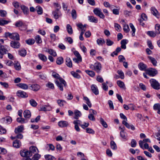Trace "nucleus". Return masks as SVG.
<instances>
[{
  "instance_id": "f257e3e1",
  "label": "nucleus",
  "mask_w": 160,
  "mask_h": 160,
  "mask_svg": "<svg viewBox=\"0 0 160 160\" xmlns=\"http://www.w3.org/2000/svg\"><path fill=\"white\" fill-rule=\"evenodd\" d=\"M55 82L59 90L62 91H63V85L64 87L67 86L66 82L62 78H60V80L59 81L56 80Z\"/></svg>"
},
{
  "instance_id": "f03ea898",
  "label": "nucleus",
  "mask_w": 160,
  "mask_h": 160,
  "mask_svg": "<svg viewBox=\"0 0 160 160\" xmlns=\"http://www.w3.org/2000/svg\"><path fill=\"white\" fill-rule=\"evenodd\" d=\"M6 37H9L10 39L18 41L20 40L19 35L16 32L10 33L9 32H6L5 33Z\"/></svg>"
},
{
  "instance_id": "7ed1b4c3",
  "label": "nucleus",
  "mask_w": 160,
  "mask_h": 160,
  "mask_svg": "<svg viewBox=\"0 0 160 160\" xmlns=\"http://www.w3.org/2000/svg\"><path fill=\"white\" fill-rule=\"evenodd\" d=\"M90 68L94 70L97 73H99L102 68V66L99 62H97L94 65H90Z\"/></svg>"
},
{
  "instance_id": "20e7f679",
  "label": "nucleus",
  "mask_w": 160,
  "mask_h": 160,
  "mask_svg": "<svg viewBox=\"0 0 160 160\" xmlns=\"http://www.w3.org/2000/svg\"><path fill=\"white\" fill-rule=\"evenodd\" d=\"M151 86L154 89L158 90L160 89V84L156 79H151L150 80Z\"/></svg>"
},
{
  "instance_id": "39448f33",
  "label": "nucleus",
  "mask_w": 160,
  "mask_h": 160,
  "mask_svg": "<svg viewBox=\"0 0 160 160\" xmlns=\"http://www.w3.org/2000/svg\"><path fill=\"white\" fill-rule=\"evenodd\" d=\"M147 72L150 76H154L158 73V71L155 68H151L147 70Z\"/></svg>"
},
{
  "instance_id": "423d86ee",
  "label": "nucleus",
  "mask_w": 160,
  "mask_h": 160,
  "mask_svg": "<svg viewBox=\"0 0 160 160\" xmlns=\"http://www.w3.org/2000/svg\"><path fill=\"white\" fill-rule=\"evenodd\" d=\"M52 14L53 15L54 18L57 19L59 17L61 16L62 14L61 12L58 9H56L55 11L52 12Z\"/></svg>"
},
{
  "instance_id": "0eeeda50",
  "label": "nucleus",
  "mask_w": 160,
  "mask_h": 160,
  "mask_svg": "<svg viewBox=\"0 0 160 160\" xmlns=\"http://www.w3.org/2000/svg\"><path fill=\"white\" fill-rule=\"evenodd\" d=\"M10 45L11 47L15 49H18L20 46L19 42L14 41H11L10 42Z\"/></svg>"
},
{
  "instance_id": "6e6552de",
  "label": "nucleus",
  "mask_w": 160,
  "mask_h": 160,
  "mask_svg": "<svg viewBox=\"0 0 160 160\" xmlns=\"http://www.w3.org/2000/svg\"><path fill=\"white\" fill-rule=\"evenodd\" d=\"M52 109L51 106L49 105L42 106L40 107V111H50Z\"/></svg>"
},
{
  "instance_id": "1a4fd4ad",
  "label": "nucleus",
  "mask_w": 160,
  "mask_h": 160,
  "mask_svg": "<svg viewBox=\"0 0 160 160\" xmlns=\"http://www.w3.org/2000/svg\"><path fill=\"white\" fill-rule=\"evenodd\" d=\"M37 150L38 152V150L36 147L33 146L30 147L29 148V151H28L29 156H32V153H34L36 152Z\"/></svg>"
},
{
  "instance_id": "9d476101",
  "label": "nucleus",
  "mask_w": 160,
  "mask_h": 160,
  "mask_svg": "<svg viewBox=\"0 0 160 160\" xmlns=\"http://www.w3.org/2000/svg\"><path fill=\"white\" fill-rule=\"evenodd\" d=\"M17 95L18 97L22 98H26L28 97V95L26 92L21 90L17 92Z\"/></svg>"
},
{
  "instance_id": "9b49d317",
  "label": "nucleus",
  "mask_w": 160,
  "mask_h": 160,
  "mask_svg": "<svg viewBox=\"0 0 160 160\" xmlns=\"http://www.w3.org/2000/svg\"><path fill=\"white\" fill-rule=\"evenodd\" d=\"M58 125L61 128L67 127L68 125V122L65 121H61L58 122Z\"/></svg>"
},
{
  "instance_id": "f8f14e48",
  "label": "nucleus",
  "mask_w": 160,
  "mask_h": 160,
  "mask_svg": "<svg viewBox=\"0 0 160 160\" xmlns=\"http://www.w3.org/2000/svg\"><path fill=\"white\" fill-rule=\"evenodd\" d=\"M4 40L3 39H0V50H7L9 49V47L6 45H3Z\"/></svg>"
},
{
  "instance_id": "ddd939ff",
  "label": "nucleus",
  "mask_w": 160,
  "mask_h": 160,
  "mask_svg": "<svg viewBox=\"0 0 160 160\" xmlns=\"http://www.w3.org/2000/svg\"><path fill=\"white\" fill-rule=\"evenodd\" d=\"M138 68L141 71H146L147 66L143 62H140L138 64Z\"/></svg>"
},
{
  "instance_id": "4468645a",
  "label": "nucleus",
  "mask_w": 160,
  "mask_h": 160,
  "mask_svg": "<svg viewBox=\"0 0 160 160\" xmlns=\"http://www.w3.org/2000/svg\"><path fill=\"white\" fill-rule=\"evenodd\" d=\"M91 88L92 92L96 95H98L99 94V91L97 86L94 84L91 85Z\"/></svg>"
},
{
  "instance_id": "2eb2a0df",
  "label": "nucleus",
  "mask_w": 160,
  "mask_h": 160,
  "mask_svg": "<svg viewBox=\"0 0 160 160\" xmlns=\"http://www.w3.org/2000/svg\"><path fill=\"white\" fill-rule=\"evenodd\" d=\"M30 88L33 91H37L40 89V86L38 84H33L30 86Z\"/></svg>"
},
{
  "instance_id": "dca6fc26",
  "label": "nucleus",
  "mask_w": 160,
  "mask_h": 160,
  "mask_svg": "<svg viewBox=\"0 0 160 160\" xmlns=\"http://www.w3.org/2000/svg\"><path fill=\"white\" fill-rule=\"evenodd\" d=\"M147 142H151V141L149 138L144 139L142 141L141 140L139 142V144L141 148L143 149V144Z\"/></svg>"
},
{
  "instance_id": "f3484780",
  "label": "nucleus",
  "mask_w": 160,
  "mask_h": 160,
  "mask_svg": "<svg viewBox=\"0 0 160 160\" xmlns=\"http://www.w3.org/2000/svg\"><path fill=\"white\" fill-rule=\"evenodd\" d=\"M21 8L24 14H28L29 13V9L27 7L22 5H21Z\"/></svg>"
},
{
  "instance_id": "a211bd4d",
  "label": "nucleus",
  "mask_w": 160,
  "mask_h": 160,
  "mask_svg": "<svg viewBox=\"0 0 160 160\" xmlns=\"http://www.w3.org/2000/svg\"><path fill=\"white\" fill-rule=\"evenodd\" d=\"M122 123L124 124L127 128L128 129L131 128V129L134 130L135 129L133 125H130L127 122L123 120L122 121Z\"/></svg>"
},
{
  "instance_id": "6ab92c4d",
  "label": "nucleus",
  "mask_w": 160,
  "mask_h": 160,
  "mask_svg": "<svg viewBox=\"0 0 160 160\" xmlns=\"http://www.w3.org/2000/svg\"><path fill=\"white\" fill-rule=\"evenodd\" d=\"M23 130V126L22 125L18 126L16 128L14 132L15 133H18L21 132Z\"/></svg>"
},
{
  "instance_id": "aec40b11",
  "label": "nucleus",
  "mask_w": 160,
  "mask_h": 160,
  "mask_svg": "<svg viewBox=\"0 0 160 160\" xmlns=\"http://www.w3.org/2000/svg\"><path fill=\"white\" fill-rule=\"evenodd\" d=\"M2 120L5 123L8 124H10L12 121V118L10 116H7L3 118Z\"/></svg>"
},
{
  "instance_id": "412c9836",
  "label": "nucleus",
  "mask_w": 160,
  "mask_h": 160,
  "mask_svg": "<svg viewBox=\"0 0 160 160\" xmlns=\"http://www.w3.org/2000/svg\"><path fill=\"white\" fill-rule=\"evenodd\" d=\"M152 13L155 17L158 18V16L159 15V13L157 10L154 7H152L151 9Z\"/></svg>"
},
{
  "instance_id": "4be33fe9",
  "label": "nucleus",
  "mask_w": 160,
  "mask_h": 160,
  "mask_svg": "<svg viewBox=\"0 0 160 160\" xmlns=\"http://www.w3.org/2000/svg\"><path fill=\"white\" fill-rule=\"evenodd\" d=\"M128 42V40L126 39H123L121 41V48L122 49H126V45L127 43Z\"/></svg>"
},
{
  "instance_id": "5701e85b",
  "label": "nucleus",
  "mask_w": 160,
  "mask_h": 160,
  "mask_svg": "<svg viewBox=\"0 0 160 160\" xmlns=\"http://www.w3.org/2000/svg\"><path fill=\"white\" fill-rule=\"evenodd\" d=\"M24 117L25 118H29L31 117V113L29 110H26L23 112Z\"/></svg>"
},
{
  "instance_id": "b1692460",
  "label": "nucleus",
  "mask_w": 160,
  "mask_h": 160,
  "mask_svg": "<svg viewBox=\"0 0 160 160\" xmlns=\"http://www.w3.org/2000/svg\"><path fill=\"white\" fill-rule=\"evenodd\" d=\"M66 64L68 67L71 68L72 67V63L70 58L68 57H67L66 59Z\"/></svg>"
},
{
  "instance_id": "393cba45",
  "label": "nucleus",
  "mask_w": 160,
  "mask_h": 160,
  "mask_svg": "<svg viewBox=\"0 0 160 160\" xmlns=\"http://www.w3.org/2000/svg\"><path fill=\"white\" fill-rule=\"evenodd\" d=\"M74 114L75 115L74 118L77 120L78 119L79 117H80L82 115V114L80 112L77 110H75L74 112Z\"/></svg>"
},
{
  "instance_id": "a878e982",
  "label": "nucleus",
  "mask_w": 160,
  "mask_h": 160,
  "mask_svg": "<svg viewBox=\"0 0 160 160\" xmlns=\"http://www.w3.org/2000/svg\"><path fill=\"white\" fill-rule=\"evenodd\" d=\"M21 142L19 140H16L14 141L13 143V146L17 148H19L21 146Z\"/></svg>"
},
{
  "instance_id": "bb28decb",
  "label": "nucleus",
  "mask_w": 160,
  "mask_h": 160,
  "mask_svg": "<svg viewBox=\"0 0 160 160\" xmlns=\"http://www.w3.org/2000/svg\"><path fill=\"white\" fill-rule=\"evenodd\" d=\"M28 154V151L25 150L22 151H21L20 152V154L23 157H25L26 156H29Z\"/></svg>"
},
{
  "instance_id": "cd10ccee",
  "label": "nucleus",
  "mask_w": 160,
  "mask_h": 160,
  "mask_svg": "<svg viewBox=\"0 0 160 160\" xmlns=\"http://www.w3.org/2000/svg\"><path fill=\"white\" fill-rule=\"evenodd\" d=\"M17 86L24 89H27L28 88V85L25 83H20L18 84Z\"/></svg>"
},
{
  "instance_id": "c85d7f7f",
  "label": "nucleus",
  "mask_w": 160,
  "mask_h": 160,
  "mask_svg": "<svg viewBox=\"0 0 160 160\" xmlns=\"http://www.w3.org/2000/svg\"><path fill=\"white\" fill-rule=\"evenodd\" d=\"M88 20L91 22L97 23L98 22V20L97 18L94 17L93 16H89L88 17Z\"/></svg>"
},
{
  "instance_id": "c756f323",
  "label": "nucleus",
  "mask_w": 160,
  "mask_h": 160,
  "mask_svg": "<svg viewBox=\"0 0 160 160\" xmlns=\"http://www.w3.org/2000/svg\"><path fill=\"white\" fill-rule=\"evenodd\" d=\"M38 14V15H41L43 13V10L42 8L39 6H37L36 7Z\"/></svg>"
},
{
  "instance_id": "7c9ffc66",
  "label": "nucleus",
  "mask_w": 160,
  "mask_h": 160,
  "mask_svg": "<svg viewBox=\"0 0 160 160\" xmlns=\"http://www.w3.org/2000/svg\"><path fill=\"white\" fill-rule=\"evenodd\" d=\"M67 30L68 33L70 34H72L73 33V30L72 27L69 24L67 25Z\"/></svg>"
},
{
  "instance_id": "2f4dec72",
  "label": "nucleus",
  "mask_w": 160,
  "mask_h": 160,
  "mask_svg": "<svg viewBox=\"0 0 160 160\" xmlns=\"http://www.w3.org/2000/svg\"><path fill=\"white\" fill-rule=\"evenodd\" d=\"M57 102L60 107H63L64 104H66L67 102L63 100L59 99L57 100Z\"/></svg>"
},
{
  "instance_id": "473e14b6",
  "label": "nucleus",
  "mask_w": 160,
  "mask_h": 160,
  "mask_svg": "<svg viewBox=\"0 0 160 160\" xmlns=\"http://www.w3.org/2000/svg\"><path fill=\"white\" fill-rule=\"evenodd\" d=\"M77 26L81 30V32L80 34L83 35L86 30V28L84 29L82 27V24L79 23L77 25Z\"/></svg>"
},
{
  "instance_id": "72a5a7b5",
  "label": "nucleus",
  "mask_w": 160,
  "mask_h": 160,
  "mask_svg": "<svg viewBox=\"0 0 160 160\" xmlns=\"http://www.w3.org/2000/svg\"><path fill=\"white\" fill-rule=\"evenodd\" d=\"M148 58L150 59L153 65L154 66H157V62L156 59L153 58L151 56H148Z\"/></svg>"
},
{
  "instance_id": "f704fd0d",
  "label": "nucleus",
  "mask_w": 160,
  "mask_h": 160,
  "mask_svg": "<svg viewBox=\"0 0 160 160\" xmlns=\"http://www.w3.org/2000/svg\"><path fill=\"white\" fill-rule=\"evenodd\" d=\"M45 159L47 160H55V158L51 155L48 154L44 156Z\"/></svg>"
},
{
  "instance_id": "c9c22d12",
  "label": "nucleus",
  "mask_w": 160,
  "mask_h": 160,
  "mask_svg": "<svg viewBox=\"0 0 160 160\" xmlns=\"http://www.w3.org/2000/svg\"><path fill=\"white\" fill-rule=\"evenodd\" d=\"M127 133L126 132L123 131H121L120 132V135L121 137L123 139L127 140Z\"/></svg>"
},
{
  "instance_id": "e433bc0d",
  "label": "nucleus",
  "mask_w": 160,
  "mask_h": 160,
  "mask_svg": "<svg viewBox=\"0 0 160 160\" xmlns=\"http://www.w3.org/2000/svg\"><path fill=\"white\" fill-rule=\"evenodd\" d=\"M97 44L99 45H102L105 43V41L104 39L100 38L98 39L97 40Z\"/></svg>"
},
{
  "instance_id": "4c0bfd02",
  "label": "nucleus",
  "mask_w": 160,
  "mask_h": 160,
  "mask_svg": "<svg viewBox=\"0 0 160 160\" xmlns=\"http://www.w3.org/2000/svg\"><path fill=\"white\" fill-rule=\"evenodd\" d=\"M147 34L152 37H155L157 33L156 32H155L153 31H148L147 33Z\"/></svg>"
},
{
  "instance_id": "58836bf2",
  "label": "nucleus",
  "mask_w": 160,
  "mask_h": 160,
  "mask_svg": "<svg viewBox=\"0 0 160 160\" xmlns=\"http://www.w3.org/2000/svg\"><path fill=\"white\" fill-rule=\"evenodd\" d=\"M85 72L91 77H93L95 75V72L92 71L86 70Z\"/></svg>"
},
{
  "instance_id": "ea45409f",
  "label": "nucleus",
  "mask_w": 160,
  "mask_h": 160,
  "mask_svg": "<svg viewBox=\"0 0 160 160\" xmlns=\"http://www.w3.org/2000/svg\"><path fill=\"white\" fill-rule=\"evenodd\" d=\"M38 57L43 62H46L47 60V58L43 54H38Z\"/></svg>"
},
{
  "instance_id": "a19ab883",
  "label": "nucleus",
  "mask_w": 160,
  "mask_h": 160,
  "mask_svg": "<svg viewBox=\"0 0 160 160\" xmlns=\"http://www.w3.org/2000/svg\"><path fill=\"white\" fill-rule=\"evenodd\" d=\"M111 148L114 150H116L117 149V146L115 142L113 141H111L110 142Z\"/></svg>"
},
{
  "instance_id": "79ce46f5",
  "label": "nucleus",
  "mask_w": 160,
  "mask_h": 160,
  "mask_svg": "<svg viewBox=\"0 0 160 160\" xmlns=\"http://www.w3.org/2000/svg\"><path fill=\"white\" fill-rule=\"evenodd\" d=\"M9 22L8 21L6 20L3 19H0V25L3 26L4 25L8 24Z\"/></svg>"
},
{
  "instance_id": "37998d69",
  "label": "nucleus",
  "mask_w": 160,
  "mask_h": 160,
  "mask_svg": "<svg viewBox=\"0 0 160 160\" xmlns=\"http://www.w3.org/2000/svg\"><path fill=\"white\" fill-rule=\"evenodd\" d=\"M83 99L86 101V103L88 104V107L89 108H91L92 107V104L88 98L86 97H84Z\"/></svg>"
},
{
  "instance_id": "c03bdc74",
  "label": "nucleus",
  "mask_w": 160,
  "mask_h": 160,
  "mask_svg": "<svg viewBox=\"0 0 160 160\" xmlns=\"http://www.w3.org/2000/svg\"><path fill=\"white\" fill-rule=\"evenodd\" d=\"M100 121L101 123L104 128H107L108 127V126L107 124L102 118H100Z\"/></svg>"
},
{
  "instance_id": "a18cd8bd",
  "label": "nucleus",
  "mask_w": 160,
  "mask_h": 160,
  "mask_svg": "<svg viewBox=\"0 0 160 160\" xmlns=\"http://www.w3.org/2000/svg\"><path fill=\"white\" fill-rule=\"evenodd\" d=\"M117 84L118 86L121 88H123L125 87L124 82L120 80H118L117 81Z\"/></svg>"
},
{
  "instance_id": "49530a36",
  "label": "nucleus",
  "mask_w": 160,
  "mask_h": 160,
  "mask_svg": "<svg viewBox=\"0 0 160 160\" xmlns=\"http://www.w3.org/2000/svg\"><path fill=\"white\" fill-rule=\"evenodd\" d=\"M56 63L58 65L62 64L63 62V58L62 57L58 58L56 60Z\"/></svg>"
},
{
  "instance_id": "de8ad7c7",
  "label": "nucleus",
  "mask_w": 160,
  "mask_h": 160,
  "mask_svg": "<svg viewBox=\"0 0 160 160\" xmlns=\"http://www.w3.org/2000/svg\"><path fill=\"white\" fill-rule=\"evenodd\" d=\"M155 29L157 34L160 33V25L157 24L155 26Z\"/></svg>"
},
{
  "instance_id": "09e8293b",
  "label": "nucleus",
  "mask_w": 160,
  "mask_h": 160,
  "mask_svg": "<svg viewBox=\"0 0 160 160\" xmlns=\"http://www.w3.org/2000/svg\"><path fill=\"white\" fill-rule=\"evenodd\" d=\"M130 27L131 29L132 30V35L133 36H135V32L136 31V29L134 27V26L133 25L132 23H130L129 24Z\"/></svg>"
},
{
  "instance_id": "8fccbe9b",
  "label": "nucleus",
  "mask_w": 160,
  "mask_h": 160,
  "mask_svg": "<svg viewBox=\"0 0 160 160\" xmlns=\"http://www.w3.org/2000/svg\"><path fill=\"white\" fill-rule=\"evenodd\" d=\"M14 66L16 70L18 71L21 69L20 65L18 62L14 64Z\"/></svg>"
},
{
  "instance_id": "3c124183",
  "label": "nucleus",
  "mask_w": 160,
  "mask_h": 160,
  "mask_svg": "<svg viewBox=\"0 0 160 160\" xmlns=\"http://www.w3.org/2000/svg\"><path fill=\"white\" fill-rule=\"evenodd\" d=\"M71 15L72 17L74 19H75L77 18V13L76 10L75 9H72V10Z\"/></svg>"
},
{
  "instance_id": "603ef678",
  "label": "nucleus",
  "mask_w": 160,
  "mask_h": 160,
  "mask_svg": "<svg viewBox=\"0 0 160 160\" xmlns=\"http://www.w3.org/2000/svg\"><path fill=\"white\" fill-rule=\"evenodd\" d=\"M71 73L72 75L75 78H80V76L77 73L74 71H72L71 72Z\"/></svg>"
},
{
  "instance_id": "864d4df0",
  "label": "nucleus",
  "mask_w": 160,
  "mask_h": 160,
  "mask_svg": "<svg viewBox=\"0 0 160 160\" xmlns=\"http://www.w3.org/2000/svg\"><path fill=\"white\" fill-rule=\"evenodd\" d=\"M26 42L28 45H32L34 43L35 41L34 39H29L25 41Z\"/></svg>"
},
{
  "instance_id": "5fc2aeb1",
  "label": "nucleus",
  "mask_w": 160,
  "mask_h": 160,
  "mask_svg": "<svg viewBox=\"0 0 160 160\" xmlns=\"http://www.w3.org/2000/svg\"><path fill=\"white\" fill-rule=\"evenodd\" d=\"M114 27L116 30L118 32L120 31L121 29V27L119 25L118 23H115Z\"/></svg>"
},
{
  "instance_id": "6e6d98bb",
  "label": "nucleus",
  "mask_w": 160,
  "mask_h": 160,
  "mask_svg": "<svg viewBox=\"0 0 160 160\" xmlns=\"http://www.w3.org/2000/svg\"><path fill=\"white\" fill-rule=\"evenodd\" d=\"M29 102L30 105L34 107L36 106L37 104L36 101L33 99L30 100L29 101Z\"/></svg>"
},
{
  "instance_id": "4d7b16f0",
  "label": "nucleus",
  "mask_w": 160,
  "mask_h": 160,
  "mask_svg": "<svg viewBox=\"0 0 160 160\" xmlns=\"http://www.w3.org/2000/svg\"><path fill=\"white\" fill-rule=\"evenodd\" d=\"M47 87H48L52 89H53L54 88V87L53 84L50 82H48L46 85Z\"/></svg>"
},
{
  "instance_id": "13d9d810",
  "label": "nucleus",
  "mask_w": 160,
  "mask_h": 160,
  "mask_svg": "<svg viewBox=\"0 0 160 160\" xmlns=\"http://www.w3.org/2000/svg\"><path fill=\"white\" fill-rule=\"evenodd\" d=\"M35 39L37 43H40L42 42L41 38L39 35H37L36 36Z\"/></svg>"
},
{
  "instance_id": "bf43d9fd",
  "label": "nucleus",
  "mask_w": 160,
  "mask_h": 160,
  "mask_svg": "<svg viewBox=\"0 0 160 160\" xmlns=\"http://www.w3.org/2000/svg\"><path fill=\"white\" fill-rule=\"evenodd\" d=\"M123 30L124 32L126 33L129 32V28L128 25L125 24L123 26Z\"/></svg>"
},
{
  "instance_id": "052dcab7",
  "label": "nucleus",
  "mask_w": 160,
  "mask_h": 160,
  "mask_svg": "<svg viewBox=\"0 0 160 160\" xmlns=\"http://www.w3.org/2000/svg\"><path fill=\"white\" fill-rule=\"evenodd\" d=\"M18 54L22 57H25L26 54V51H19Z\"/></svg>"
},
{
  "instance_id": "680f3d73",
  "label": "nucleus",
  "mask_w": 160,
  "mask_h": 160,
  "mask_svg": "<svg viewBox=\"0 0 160 160\" xmlns=\"http://www.w3.org/2000/svg\"><path fill=\"white\" fill-rule=\"evenodd\" d=\"M40 157V155L38 154H35L32 158V160H38Z\"/></svg>"
},
{
  "instance_id": "e2e57ef3",
  "label": "nucleus",
  "mask_w": 160,
  "mask_h": 160,
  "mask_svg": "<svg viewBox=\"0 0 160 160\" xmlns=\"http://www.w3.org/2000/svg\"><path fill=\"white\" fill-rule=\"evenodd\" d=\"M86 130L87 133L92 134H94L95 133L94 131L91 128H87Z\"/></svg>"
},
{
  "instance_id": "0e129e2a",
  "label": "nucleus",
  "mask_w": 160,
  "mask_h": 160,
  "mask_svg": "<svg viewBox=\"0 0 160 160\" xmlns=\"http://www.w3.org/2000/svg\"><path fill=\"white\" fill-rule=\"evenodd\" d=\"M101 12V10L98 8H96L93 10L94 13L98 16Z\"/></svg>"
},
{
  "instance_id": "69168bd1",
  "label": "nucleus",
  "mask_w": 160,
  "mask_h": 160,
  "mask_svg": "<svg viewBox=\"0 0 160 160\" xmlns=\"http://www.w3.org/2000/svg\"><path fill=\"white\" fill-rule=\"evenodd\" d=\"M123 108L126 110H128L129 108L132 107L133 108V105L132 104H130L128 105V106L126 104L123 105Z\"/></svg>"
},
{
  "instance_id": "338daca9",
  "label": "nucleus",
  "mask_w": 160,
  "mask_h": 160,
  "mask_svg": "<svg viewBox=\"0 0 160 160\" xmlns=\"http://www.w3.org/2000/svg\"><path fill=\"white\" fill-rule=\"evenodd\" d=\"M17 122L21 123H23L26 122H25V120L24 118H17Z\"/></svg>"
},
{
  "instance_id": "774afa93",
  "label": "nucleus",
  "mask_w": 160,
  "mask_h": 160,
  "mask_svg": "<svg viewBox=\"0 0 160 160\" xmlns=\"http://www.w3.org/2000/svg\"><path fill=\"white\" fill-rule=\"evenodd\" d=\"M108 103L110 109H113L114 108V107L112 101L111 100H109L108 101Z\"/></svg>"
}]
</instances>
